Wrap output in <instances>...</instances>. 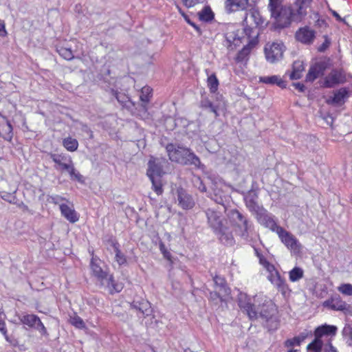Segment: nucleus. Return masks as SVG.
<instances>
[{"mask_svg": "<svg viewBox=\"0 0 352 352\" xmlns=\"http://www.w3.org/2000/svg\"><path fill=\"white\" fill-rule=\"evenodd\" d=\"M322 306L333 311H339L347 316H352V307L344 301L339 295L332 296L322 302Z\"/></svg>", "mask_w": 352, "mask_h": 352, "instance_id": "7", "label": "nucleus"}, {"mask_svg": "<svg viewBox=\"0 0 352 352\" xmlns=\"http://www.w3.org/2000/svg\"><path fill=\"white\" fill-rule=\"evenodd\" d=\"M69 322L78 329H81L85 328V324L84 321L80 317H79L76 314H74L73 315L70 316Z\"/></svg>", "mask_w": 352, "mask_h": 352, "instance_id": "35", "label": "nucleus"}, {"mask_svg": "<svg viewBox=\"0 0 352 352\" xmlns=\"http://www.w3.org/2000/svg\"><path fill=\"white\" fill-rule=\"evenodd\" d=\"M315 34L316 32L314 30L307 26H305L304 28H300L296 32L295 36L296 40L299 42L305 45H310L314 41Z\"/></svg>", "mask_w": 352, "mask_h": 352, "instance_id": "12", "label": "nucleus"}, {"mask_svg": "<svg viewBox=\"0 0 352 352\" xmlns=\"http://www.w3.org/2000/svg\"><path fill=\"white\" fill-rule=\"evenodd\" d=\"M263 224L273 232H276L278 234H279V229H283L282 227L278 226L275 221L267 216H265L263 219Z\"/></svg>", "mask_w": 352, "mask_h": 352, "instance_id": "31", "label": "nucleus"}, {"mask_svg": "<svg viewBox=\"0 0 352 352\" xmlns=\"http://www.w3.org/2000/svg\"><path fill=\"white\" fill-rule=\"evenodd\" d=\"M229 217L231 221L239 229L240 235L247 239L250 226L246 217L236 210H230Z\"/></svg>", "mask_w": 352, "mask_h": 352, "instance_id": "8", "label": "nucleus"}, {"mask_svg": "<svg viewBox=\"0 0 352 352\" xmlns=\"http://www.w3.org/2000/svg\"><path fill=\"white\" fill-rule=\"evenodd\" d=\"M342 333L344 336H348L350 340L352 341V327L350 325L345 326Z\"/></svg>", "mask_w": 352, "mask_h": 352, "instance_id": "52", "label": "nucleus"}, {"mask_svg": "<svg viewBox=\"0 0 352 352\" xmlns=\"http://www.w3.org/2000/svg\"><path fill=\"white\" fill-rule=\"evenodd\" d=\"M221 230L216 232L219 240L226 245H232L234 243V238L232 233L228 231L226 226H224Z\"/></svg>", "mask_w": 352, "mask_h": 352, "instance_id": "22", "label": "nucleus"}, {"mask_svg": "<svg viewBox=\"0 0 352 352\" xmlns=\"http://www.w3.org/2000/svg\"><path fill=\"white\" fill-rule=\"evenodd\" d=\"M338 328L334 325L324 324L317 327L314 332V340L308 344L307 349L314 352H321L322 344H326L327 340H331L337 333Z\"/></svg>", "mask_w": 352, "mask_h": 352, "instance_id": "5", "label": "nucleus"}, {"mask_svg": "<svg viewBox=\"0 0 352 352\" xmlns=\"http://www.w3.org/2000/svg\"><path fill=\"white\" fill-rule=\"evenodd\" d=\"M271 16L275 20V25L279 28L287 27L292 20L300 21L301 19L294 8L291 6H284L275 11V13H272Z\"/></svg>", "mask_w": 352, "mask_h": 352, "instance_id": "6", "label": "nucleus"}, {"mask_svg": "<svg viewBox=\"0 0 352 352\" xmlns=\"http://www.w3.org/2000/svg\"><path fill=\"white\" fill-rule=\"evenodd\" d=\"M304 69L303 63L302 61H295L293 64L292 72L289 76L290 79L296 80L300 78Z\"/></svg>", "mask_w": 352, "mask_h": 352, "instance_id": "25", "label": "nucleus"}, {"mask_svg": "<svg viewBox=\"0 0 352 352\" xmlns=\"http://www.w3.org/2000/svg\"><path fill=\"white\" fill-rule=\"evenodd\" d=\"M282 2V0H269L268 9L270 13H275V11L284 7Z\"/></svg>", "mask_w": 352, "mask_h": 352, "instance_id": "38", "label": "nucleus"}, {"mask_svg": "<svg viewBox=\"0 0 352 352\" xmlns=\"http://www.w3.org/2000/svg\"><path fill=\"white\" fill-rule=\"evenodd\" d=\"M207 109H209L214 114L215 118H217L219 116V111L226 109V103L224 101L217 100L215 103L212 102L210 107H208Z\"/></svg>", "mask_w": 352, "mask_h": 352, "instance_id": "30", "label": "nucleus"}, {"mask_svg": "<svg viewBox=\"0 0 352 352\" xmlns=\"http://www.w3.org/2000/svg\"><path fill=\"white\" fill-rule=\"evenodd\" d=\"M91 270L97 281L101 286L107 288L111 294L120 292L123 289V284L116 282L113 276L104 271L94 258L91 261Z\"/></svg>", "mask_w": 352, "mask_h": 352, "instance_id": "4", "label": "nucleus"}, {"mask_svg": "<svg viewBox=\"0 0 352 352\" xmlns=\"http://www.w3.org/2000/svg\"><path fill=\"white\" fill-rule=\"evenodd\" d=\"M166 149L172 162L183 165H194L196 167H199L201 164L199 158L188 148L168 144Z\"/></svg>", "mask_w": 352, "mask_h": 352, "instance_id": "3", "label": "nucleus"}, {"mask_svg": "<svg viewBox=\"0 0 352 352\" xmlns=\"http://www.w3.org/2000/svg\"><path fill=\"white\" fill-rule=\"evenodd\" d=\"M333 15L338 20V21H342V19L340 17V16L336 12L333 11Z\"/></svg>", "mask_w": 352, "mask_h": 352, "instance_id": "62", "label": "nucleus"}, {"mask_svg": "<svg viewBox=\"0 0 352 352\" xmlns=\"http://www.w3.org/2000/svg\"><path fill=\"white\" fill-rule=\"evenodd\" d=\"M3 124V126L6 127L8 130L10 132L12 131V126L11 124L8 123V120H6L4 118H2Z\"/></svg>", "mask_w": 352, "mask_h": 352, "instance_id": "61", "label": "nucleus"}, {"mask_svg": "<svg viewBox=\"0 0 352 352\" xmlns=\"http://www.w3.org/2000/svg\"><path fill=\"white\" fill-rule=\"evenodd\" d=\"M60 210L63 216H64L69 222L75 223L78 220V217L76 211L66 204H60Z\"/></svg>", "mask_w": 352, "mask_h": 352, "instance_id": "20", "label": "nucleus"}, {"mask_svg": "<svg viewBox=\"0 0 352 352\" xmlns=\"http://www.w3.org/2000/svg\"><path fill=\"white\" fill-rule=\"evenodd\" d=\"M199 189L202 192H205L206 190V188L204 186L201 188H199Z\"/></svg>", "mask_w": 352, "mask_h": 352, "instance_id": "64", "label": "nucleus"}, {"mask_svg": "<svg viewBox=\"0 0 352 352\" xmlns=\"http://www.w3.org/2000/svg\"><path fill=\"white\" fill-rule=\"evenodd\" d=\"M250 52V47L249 45L243 47V48L238 53L236 60L237 62H243Z\"/></svg>", "mask_w": 352, "mask_h": 352, "instance_id": "41", "label": "nucleus"}, {"mask_svg": "<svg viewBox=\"0 0 352 352\" xmlns=\"http://www.w3.org/2000/svg\"><path fill=\"white\" fill-rule=\"evenodd\" d=\"M326 69L325 63L323 62L316 63L312 65L306 76L307 82H313L317 78L322 76Z\"/></svg>", "mask_w": 352, "mask_h": 352, "instance_id": "14", "label": "nucleus"}, {"mask_svg": "<svg viewBox=\"0 0 352 352\" xmlns=\"http://www.w3.org/2000/svg\"><path fill=\"white\" fill-rule=\"evenodd\" d=\"M338 290L346 296H352V285L349 283L342 284L338 287Z\"/></svg>", "mask_w": 352, "mask_h": 352, "instance_id": "43", "label": "nucleus"}, {"mask_svg": "<svg viewBox=\"0 0 352 352\" xmlns=\"http://www.w3.org/2000/svg\"><path fill=\"white\" fill-rule=\"evenodd\" d=\"M260 82L265 84H276L280 88H285L287 85V82L278 76L260 77Z\"/></svg>", "mask_w": 352, "mask_h": 352, "instance_id": "24", "label": "nucleus"}, {"mask_svg": "<svg viewBox=\"0 0 352 352\" xmlns=\"http://www.w3.org/2000/svg\"><path fill=\"white\" fill-rule=\"evenodd\" d=\"M67 171L69 173L72 179L76 180L80 183L84 182L82 175L76 170L74 164L71 166V168H69Z\"/></svg>", "mask_w": 352, "mask_h": 352, "instance_id": "37", "label": "nucleus"}, {"mask_svg": "<svg viewBox=\"0 0 352 352\" xmlns=\"http://www.w3.org/2000/svg\"><path fill=\"white\" fill-rule=\"evenodd\" d=\"M249 0H226L225 8L228 12L244 10L248 6Z\"/></svg>", "mask_w": 352, "mask_h": 352, "instance_id": "18", "label": "nucleus"}, {"mask_svg": "<svg viewBox=\"0 0 352 352\" xmlns=\"http://www.w3.org/2000/svg\"><path fill=\"white\" fill-rule=\"evenodd\" d=\"M282 293L285 294L286 289H287V285L285 283V281L283 278L279 276L276 280H274V283H272Z\"/></svg>", "mask_w": 352, "mask_h": 352, "instance_id": "40", "label": "nucleus"}, {"mask_svg": "<svg viewBox=\"0 0 352 352\" xmlns=\"http://www.w3.org/2000/svg\"><path fill=\"white\" fill-rule=\"evenodd\" d=\"M210 297L212 300L219 298L221 301H223L224 298L227 296H224L223 294H220V292L219 290H216L215 292H210Z\"/></svg>", "mask_w": 352, "mask_h": 352, "instance_id": "49", "label": "nucleus"}, {"mask_svg": "<svg viewBox=\"0 0 352 352\" xmlns=\"http://www.w3.org/2000/svg\"><path fill=\"white\" fill-rule=\"evenodd\" d=\"M346 94V91L344 89H341L334 93L333 98L328 100V102L335 104H340Z\"/></svg>", "mask_w": 352, "mask_h": 352, "instance_id": "28", "label": "nucleus"}, {"mask_svg": "<svg viewBox=\"0 0 352 352\" xmlns=\"http://www.w3.org/2000/svg\"><path fill=\"white\" fill-rule=\"evenodd\" d=\"M50 157L57 165L55 166L56 169H61L67 171L69 168H71V166L73 164L71 157H67L65 155L61 154L51 153Z\"/></svg>", "mask_w": 352, "mask_h": 352, "instance_id": "15", "label": "nucleus"}, {"mask_svg": "<svg viewBox=\"0 0 352 352\" xmlns=\"http://www.w3.org/2000/svg\"><path fill=\"white\" fill-rule=\"evenodd\" d=\"M280 275L278 271L274 272L273 273L270 274L268 276L269 280L272 283H274V280H276Z\"/></svg>", "mask_w": 352, "mask_h": 352, "instance_id": "57", "label": "nucleus"}, {"mask_svg": "<svg viewBox=\"0 0 352 352\" xmlns=\"http://www.w3.org/2000/svg\"><path fill=\"white\" fill-rule=\"evenodd\" d=\"M239 305L251 320L260 319L264 326L269 331H273L278 328V320L274 316V305L270 301L265 300L261 305L252 304L246 294H240L239 296Z\"/></svg>", "mask_w": 352, "mask_h": 352, "instance_id": "1", "label": "nucleus"}, {"mask_svg": "<svg viewBox=\"0 0 352 352\" xmlns=\"http://www.w3.org/2000/svg\"><path fill=\"white\" fill-rule=\"evenodd\" d=\"M278 235L282 242L291 250L294 252H298L300 250V245L296 238L284 228L279 229V234Z\"/></svg>", "mask_w": 352, "mask_h": 352, "instance_id": "11", "label": "nucleus"}, {"mask_svg": "<svg viewBox=\"0 0 352 352\" xmlns=\"http://www.w3.org/2000/svg\"><path fill=\"white\" fill-rule=\"evenodd\" d=\"M166 164L168 162L166 159L153 157L148 162L146 175L152 183V189L157 195H162L164 192L162 177L165 174L164 167Z\"/></svg>", "mask_w": 352, "mask_h": 352, "instance_id": "2", "label": "nucleus"}, {"mask_svg": "<svg viewBox=\"0 0 352 352\" xmlns=\"http://www.w3.org/2000/svg\"><path fill=\"white\" fill-rule=\"evenodd\" d=\"M177 201L179 205L184 209L192 208L195 202L190 195H188L185 190L180 188L177 190Z\"/></svg>", "mask_w": 352, "mask_h": 352, "instance_id": "16", "label": "nucleus"}, {"mask_svg": "<svg viewBox=\"0 0 352 352\" xmlns=\"http://www.w3.org/2000/svg\"><path fill=\"white\" fill-rule=\"evenodd\" d=\"M208 86L210 92L215 93L218 89L219 80L214 74L208 76L207 79Z\"/></svg>", "mask_w": 352, "mask_h": 352, "instance_id": "34", "label": "nucleus"}, {"mask_svg": "<svg viewBox=\"0 0 352 352\" xmlns=\"http://www.w3.org/2000/svg\"><path fill=\"white\" fill-rule=\"evenodd\" d=\"M212 102H211L210 100L208 99H204L202 101H201V107L204 109H208V107H210V104Z\"/></svg>", "mask_w": 352, "mask_h": 352, "instance_id": "58", "label": "nucleus"}, {"mask_svg": "<svg viewBox=\"0 0 352 352\" xmlns=\"http://www.w3.org/2000/svg\"><path fill=\"white\" fill-rule=\"evenodd\" d=\"M63 145L67 151L74 152L77 150L78 142L76 139L68 137L63 140Z\"/></svg>", "mask_w": 352, "mask_h": 352, "instance_id": "29", "label": "nucleus"}, {"mask_svg": "<svg viewBox=\"0 0 352 352\" xmlns=\"http://www.w3.org/2000/svg\"><path fill=\"white\" fill-rule=\"evenodd\" d=\"M206 213L208 222L214 231L216 232L218 230H221V229L225 226L223 225V219L220 213L212 209H208Z\"/></svg>", "mask_w": 352, "mask_h": 352, "instance_id": "13", "label": "nucleus"}, {"mask_svg": "<svg viewBox=\"0 0 352 352\" xmlns=\"http://www.w3.org/2000/svg\"><path fill=\"white\" fill-rule=\"evenodd\" d=\"M56 50L59 55L65 60H70L74 57L73 52L69 47L59 46Z\"/></svg>", "mask_w": 352, "mask_h": 352, "instance_id": "32", "label": "nucleus"}, {"mask_svg": "<svg viewBox=\"0 0 352 352\" xmlns=\"http://www.w3.org/2000/svg\"><path fill=\"white\" fill-rule=\"evenodd\" d=\"M261 262L264 265L265 267L270 272V274L273 273L274 272L277 271L275 269L274 266L273 265L270 264L269 262L265 261V262L263 263L262 260H261Z\"/></svg>", "mask_w": 352, "mask_h": 352, "instance_id": "53", "label": "nucleus"}, {"mask_svg": "<svg viewBox=\"0 0 352 352\" xmlns=\"http://www.w3.org/2000/svg\"><path fill=\"white\" fill-rule=\"evenodd\" d=\"M311 0H296L294 8L298 16L302 17L307 14V9L309 7Z\"/></svg>", "mask_w": 352, "mask_h": 352, "instance_id": "23", "label": "nucleus"}, {"mask_svg": "<svg viewBox=\"0 0 352 352\" xmlns=\"http://www.w3.org/2000/svg\"><path fill=\"white\" fill-rule=\"evenodd\" d=\"M239 41H239V38H238V39L234 38L233 42H234V46H236V45H238V43H239Z\"/></svg>", "mask_w": 352, "mask_h": 352, "instance_id": "63", "label": "nucleus"}, {"mask_svg": "<svg viewBox=\"0 0 352 352\" xmlns=\"http://www.w3.org/2000/svg\"><path fill=\"white\" fill-rule=\"evenodd\" d=\"M213 280L216 290H219L220 294H223L224 296H229L230 294V289L228 287L226 280L219 276H215Z\"/></svg>", "mask_w": 352, "mask_h": 352, "instance_id": "21", "label": "nucleus"}, {"mask_svg": "<svg viewBox=\"0 0 352 352\" xmlns=\"http://www.w3.org/2000/svg\"><path fill=\"white\" fill-rule=\"evenodd\" d=\"M321 352H338L336 347H334L330 342V340H327V342L322 344Z\"/></svg>", "mask_w": 352, "mask_h": 352, "instance_id": "44", "label": "nucleus"}, {"mask_svg": "<svg viewBox=\"0 0 352 352\" xmlns=\"http://www.w3.org/2000/svg\"><path fill=\"white\" fill-rule=\"evenodd\" d=\"M51 201L53 202L55 204H59L62 201L65 200V198L59 196V195H54L50 197Z\"/></svg>", "mask_w": 352, "mask_h": 352, "instance_id": "54", "label": "nucleus"}, {"mask_svg": "<svg viewBox=\"0 0 352 352\" xmlns=\"http://www.w3.org/2000/svg\"><path fill=\"white\" fill-rule=\"evenodd\" d=\"M35 328L40 331L42 335H47V329L39 319V321L37 322V324L35 326Z\"/></svg>", "mask_w": 352, "mask_h": 352, "instance_id": "50", "label": "nucleus"}, {"mask_svg": "<svg viewBox=\"0 0 352 352\" xmlns=\"http://www.w3.org/2000/svg\"><path fill=\"white\" fill-rule=\"evenodd\" d=\"M160 250L161 252H162V254H164V256L167 258V259H170V254L169 252H168L166 249H165V246L163 243H161L160 245Z\"/></svg>", "mask_w": 352, "mask_h": 352, "instance_id": "55", "label": "nucleus"}, {"mask_svg": "<svg viewBox=\"0 0 352 352\" xmlns=\"http://www.w3.org/2000/svg\"><path fill=\"white\" fill-rule=\"evenodd\" d=\"M152 89L150 87H144L142 88L140 100L144 102H148L150 99V95L151 94Z\"/></svg>", "mask_w": 352, "mask_h": 352, "instance_id": "42", "label": "nucleus"}, {"mask_svg": "<svg viewBox=\"0 0 352 352\" xmlns=\"http://www.w3.org/2000/svg\"><path fill=\"white\" fill-rule=\"evenodd\" d=\"M344 77L342 76L341 72L337 70H333L324 78L323 86L324 87L331 88L344 82Z\"/></svg>", "mask_w": 352, "mask_h": 352, "instance_id": "17", "label": "nucleus"}, {"mask_svg": "<svg viewBox=\"0 0 352 352\" xmlns=\"http://www.w3.org/2000/svg\"><path fill=\"white\" fill-rule=\"evenodd\" d=\"M111 92L120 104H124L126 102V97L124 95L118 93L117 91L114 89H111Z\"/></svg>", "mask_w": 352, "mask_h": 352, "instance_id": "48", "label": "nucleus"}, {"mask_svg": "<svg viewBox=\"0 0 352 352\" xmlns=\"http://www.w3.org/2000/svg\"><path fill=\"white\" fill-rule=\"evenodd\" d=\"M263 23L264 20L259 12L255 10H251L246 14L245 18L243 20L245 32L248 34L253 29L262 25Z\"/></svg>", "mask_w": 352, "mask_h": 352, "instance_id": "9", "label": "nucleus"}, {"mask_svg": "<svg viewBox=\"0 0 352 352\" xmlns=\"http://www.w3.org/2000/svg\"><path fill=\"white\" fill-rule=\"evenodd\" d=\"M7 31L5 28V23L0 20V36L6 37L7 36Z\"/></svg>", "mask_w": 352, "mask_h": 352, "instance_id": "56", "label": "nucleus"}, {"mask_svg": "<svg viewBox=\"0 0 352 352\" xmlns=\"http://www.w3.org/2000/svg\"><path fill=\"white\" fill-rule=\"evenodd\" d=\"M177 8L179 12L181 13V14L184 16L186 22L191 25L197 30L199 34H201V31L200 28L190 20L189 17L182 10V9L179 6H177Z\"/></svg>", "mask_w": 352, "mask_h": 352, "instance_id": "45", "label": "nucleus"}, {"mask_svg": "<svg viewBox=\"0 0 352 352\" xmlns=\"http://www.w3.org/2000/svg\"><path fill=\"white\" fill-rule=\"evenodd\" d=\"M265 57L267 60L274 63L279 60L283 54V45L282 44L273 43L265 47Z\"/></svg>", "mask_w": 352, "mask_h": 352, "instance_id": "10", "label": "nucleus"}, {"mask_svg": "<svg viewBox=\"0 0 352 352\" xmlns=\"http://www.w3.org/2000/svg\"><path fill=\"white\" fill-rule=\"evenodd\" d=\"M305 336H300L294 337L292 339H288L285 342V346L286 347L293 346L294 345L299 346L300 343L305 340Z\"/></svg>", "mask_w": 352, "mask_h": 352, "instance_id": "39", "label": "nucleus"}, {"mask_svg": "<svg viewBox=\"0 0 352 352\" xmlns=\"http://www.w3.org/2000/svg\"><path fill=\"white\" fill-rule=\"evenodd\" d=\"M82 130L89 135L90 138H93V137H94L93 132L90 129L88 128L87 126H86V125L83 126Z\"/></svg>", "mask_w": 352, "mask_h": 352, "instance_id": "60", "label": "nucleus"}, {"mask_svg": "<svg viewBox=\"0 0 352 352\" xmlns=\"http://www.w3.org/2000/svg\"><path fill=\"white\" fill-rule=\"evenodd\" d=\"M245 201L247 206L251 210H256L258 208L254 197H250V196H248L245 198Z\"/></svg>", "mask_w": 352, "mask_h": 352, "instance_id": "46", "label": "nucleus"}, {"mask_svg": "<svg viewBox=\"0 0 352 352\" xmlns=\"http://www.w3.org/2000/svg\"><path fill=\"white\" fill-rule=\"evenodd\" d=\"M131 307L138 310L144 316H148L151 314L152 309L148 301L142 300L141 301H133Z\"/></svg>", "mask_w": 352, "mask_h": 352, "instance_id": "19", "label": "nucleus"}, {"mask_svg": "<svg viewBox=\"0 0 352 352\" xmlns=\"http://www.w3.org/2000/svg\"><path fill=\"white\" fill-rule=\"evenodd\" d=\"M293 85L295 87L296 89L299 90L300 92H303L305 91V86L303 84L300 82H296L293 83Z\"/></svg>", "mask_w": 352, "mask_h": 352, "instance_id": "59", "label": "nucleus"}, {"mask_svg": "<svg viewBox=\"0 0 352 352\" xmlns=\"http://www.w3.org/2000/svg\"><path fill=\"white\" fill-rule=\"evenodd\" d=\"M331 41L329 38L325 36L324 43L318 47V51L324 52L325 51L330 45Z\"/></svg>", "mask_w": 352, "mask_h": 352, "instance_id": "51", "label": "nucleus"}, {"mask_svg": "<svg viewBox=\"0 0 352 352\" xmlns=\"http://www.w3.org/2000/svg\"><path fill=\"white\" fill-rule=\"evenodd\" d=\"M39 319L40 318L34 314H27L20 318L21 322L30 327H35Z\"/></svg>", "mask_w": 352, "mask_h": 352, "instance_id": "26", "label": "nucleus"}, {"mask_svg": "<svg viewBox=\"0 0 352 352\" xmlns=\"http://www.w3.org/2000/svg\"><path fill=\"white\" fill-rule=\"evenodd\" d=\"M303 275L304 271L302 269L298 267H295L289 272V280L292 282L298 281L303 277Z\"/></svg>", "mask_w": 352, "mask_h": 352, "instance_id": "33", "label": "nucleus"}, {"mask_svg": "<svg viewBox=\"0 0 352 352\" xmlns=\"http://www.w3.org/2000/svg\"><path fill=\"white\" fill-rule=\"evenodd\" d=\"M187 8H192L198 4L204 3L206 0H182Z\"/></svg>", "mask_w": 352, "mask_h": 352, "instance_id": "47", "label": "nucleus"}, {"mask_svg": "<svg viewBox=\"0 0 352 352\" xmlns=\"http://www.w3.org/2000/svg\"><path fill=\"white\" fill-rule=\"evenodd\" d=\"M113 248L116 253V261L117 263L120 265H124L126 263V256L123 253L121 252V251L119 250L118 245L116 243L113 244Z\"/></svg>", "mask_w": 352, "mask_h": 352, "instance_id": "36", "label": "nucleus"}, {"mask_svg": "<svg viewBox=\"0 0 352 352\" xmlns=\"http://www.w3.org/2000/svg\"><path fill=\"white\" fill-rule=\"evenodd\" d=\"M199 20L202 21H210L213 19L214 14L209 6H206L197 13Z\"/></svg>", "mask_w": 352, "mask_h": 352, "instance_id": "27", "label": "nucleus"}]
</instances>
